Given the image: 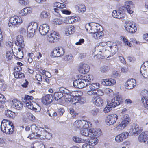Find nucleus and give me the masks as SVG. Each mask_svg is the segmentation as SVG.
<instances>
[{
	"mask_svg": "<svg viewBox=\"0 0 148 148\" xmlns=\"http://www.w3.org/2000/svg\"><path fill=\"white\" fill-rule=\"evenodd\" d=\"M124 27L127 32L131 33H135L137 29L136 25L134 22L129 20L126 21Z\"/></svg>",
	"mask_w": 148,
	"mask_h": 148,
	"instance_id": "nucleus-10",
	"label": "nucleus"
},
{
	"mask_svg": "<svg viewBox=\"0 0 148 148\" xmlns=\"http://www.w3.org/2000/svg\"><path fill=\"white\" fill-rule=\"evenodd\" d=\"M54 10L55 12V14L58 17H60L61 16V13L67 15L70 14L71 13L70 11L65 9H60L58 8H54Z\"/></svg>",
	"mask_w": 148,
	"mask_h": 148,
	"instance_id": "nucleus-24",
	"label": "nucleus"
},
{
	"mask_svg": "<svg viewBox=\"0 0 148 148\" xmlns=\"http://www.w3.org/2000/svg\"><path fill=\"white\" fill-rule=\"evenodd\" d=\"M136 84V81L134 79H128L126 82L125 86L128 89H132Z\"/></svg>",
	"mask_w": 148,
	"mask_h": 148,
	"instance_id": "nucleus-27",
	"label": "nucleus"
},
{
	"mask_svg": "<svg viewBox=\"0 0 148 148\" xmlns=\"http://www.w3.org/2000/svg\"><path fill=\"white\" fill-rule=\"evenodd\" d=\"M130 119L129 116L126 114L123 116L121 121L128 125L130 123Z\"/></svg>",
	"mask_w": 148,
	"mask_h": 148,
	"instance_id": "nucleus-44",
	"label": "nucleus"
},
{
	"mask_svg": "<svg viewBox=\"0 0 148 148\" xmlns=\"http://www.w3.org/2000/svg\"><path fill=\"white\" fill-rule=\"evenodd\" d=\"M114 107L110 103L108 102L107 104L103 110L104 113H108L112 110V108Z\"/></svg>",
	"mask_w": 148,
	"mask_h": 148,
	"instance_id": "nucleus-41",
	"label": "nucleus"
},
{
	"mask_svg": "<svg viewBox=\"0 0 148 148\" xmlns=\"http://www.w3.org/2000/svg\"><path fill=\"white\" fill-rule=\"evenodd\" d=\"M112 75L113 77L115 78L119 76V74L117 71H115L112 73Z\"/></svg>",
	"mask_w": 148,
	"mask_h": 148,
	"instance_id": "nucleus-64",
	"label": "nucleus"
},
{
	"mask_svg": "<svg viewBox=\"0 0 148 148\" xmlns=\"http://www.w3.org/2000/svg\"><path fill=\"white\" fill-rule=\"evenodd\" d=\"M73 139L74 142L77 143H83L84 142V140L81 138L76 136H74Z\"/></svg>",
	"mask_w": 148,
	"mask_h": 148,
	"instance_id": "nucleus-49",
	"label": "nucleus"
},
{
	"mask_svg": "<svg viewBox=\"0 0 148 148\" xmlns=\"http://www.w3.org/2000/svg\"><path fill=\"white\" fill-rule=\"evenodd\" d=\"M93 136L90 137L91 138L88 142L92 147H93L98 143V140L97 138H94Z\"/></svg>",
	"mask_w": 148,
	"mask_h": 148,
	"instance_id": "nucleus-43",
	"label": "nucleus"
},
{
	"mask_svg": "<svg viewBox=\"0 0 148 148\" xmlns=\"http://www.w3.org/2000/svg\"><path fill=\"white\" fill-rule=\"evenodd\" d=\"M60 38L58 33L56 32H52L48 36L47 39L48 41L51 43L57 42Z\"/></svg>",
	"mask_w": 148,
	"mask_h": 148,
	"instance_id": "nucleus-15",
	"label": "nucleus"
},
{
	"mask_svg": "<svg viewBox=\"0 0 148 148\" xmlns=\"http://www.w3.org/2000/svg\"><path fill=\"white\" fill-rule=\"evenodd\" d=\"M27 27L26 28L22 27L21 28L20 30V32L21 34H25L26 33V30Z\"/></svg>",
	"mask_w": 148,
	"mask_h": 148,
	"instance_id": "nucleus-62",
	"label": "nucleus"
},
{
	"mask_svg": "<svg viewBox=\"0 0 148 148\" xmlns=\"http://www.w3.org/2000/svg\"><path fill=\"white\" fill-rule=\"evenodd\" d=\"M116 82L115 80L112 79H102L101 81V84L104 85L110 86L114 85Z\"/></svg>",
	"mask_w": 148,
	"mask_h": 148,
	"instance_id": "nucleus-30",
	"label": "nucleus"
},
{
	"mask_svg": "<svg viewBox=\"0 0 148 148\" xmlns=\"http://www.w3.org/2000/svg\"><path fill=\"white\" fill-rule=\"evenodd\" d=\"M86 123L84 121L79 120L75 121L73 125L75 128H79L83 126L84 127L85 125H86Z\"/></svg>",
	"mask_w": 148,
	"mask_h": 148,
	"instance_id": "nucleus-34",
	"label": "nucleus"
},
{
	"mask_svg": "<svg viewBox=\"0 0 148 148\" xmlns=\"http://www.w3.org/2000/svg\"><path fill=\"white\" fill-rule=\"evenodd\" d=\"M121 71L124 73H127L128 71V68L125 67H122L121 68Z\"/></svg>",
	"mask_w": 148,
	"mask_h": 148,
	"instance_id": "nucleus-63",
	"label": "nucleus"
},
{
	"mask_svg": "<svg viewBox=\"0 0 148 148\" xmlns=\"http://www.w3.org/2000/svg\"><path fill=\"white\" fill-rule=\"evenodd\" d=\"M44 135L45 138L47 139H50L52 137V134L48 132L46 130L44 131Z\"/></svg>",
	"mask_w": 148,
	"mask_h": 148,
	"instance_id": "nucleus-53",
	"label": "nucleus"
},
{
	"mask_svg": "<svg viewBox=\"0 0 148 148\" xmlns=\"http://www.w3.org/2000/svg\"><path fill=\"white\" fill-rule=\"evenodd\" d=\"M107 46L106 48L107 50L109 49L110 51V53L108 54L109 57L112 55H114L117 51V45L116 43L111 44L110 42V45Z\"/></svg>",
	"mask_w": 148,
	"mask_h": 148,
	"instance_id": "nucleus-19",
	"label": "nucleus"
},
{
	"mask_svg": "<svg viewBox=\"0 0 148 148\" xmlns=\"http://www.w3.org/2000/svg\"><path fill=\"white\" fill-rule=\"evenodd\" d=\"M88 66L86 64L81 63L78 67V70L82 73L85 74L87 73L89 71Z\"/></svg>",
	"mask_w": 148,
	"mask_h": 148,
	"instance_id": "nucleus-22",
	"label": "nucleus"
},
{
	"mask_svg": "<svg viewBox=\"0 0 148 148\" xmlns=\"http://www.w3.org/2000/svg\"><path fill=\"white\" fill-rule=\"evenodd\" d=\"M122 101V99L120 96L117 95L111 101V104L114 107L120 105Z\"/></svg>",
	"mask_w": 148,
	"mask_h": 148,
	"instance_id": "nucleus-25",
	"label": "nucleus"
},
{
	"mask_svg": "<svg viewBox=\"0 0 148 148\" xmlns=\"http://www.w3.org/2000/svg\"><path fill=\"white\" fill-rule=\"evenodd\" d=\"M59 91L54 93V97L55 100H58L64 96L66 101H71L70 98L72 93L70 91L66 88L62 87L60 88Z\"/></svg>",
	"mask_w": 148,
	"mask_h": 148,
	"instance_id": "nucleus-2",
	"label": "nucleus"
},
{
	"mask_svg": "<svg viewBox=\"0 0 148 148\" xmlns=\"http://www.w3.org/2000/svg\"><path fill=\"white\" fill-rule=\"evenodd\" d=\"M62 20L60 18H56L53 21V23L57 25H61L62 24Z\"/></svg>",
	"mask_w": 148,
	"mask_h": 148,
	"instance_id": "nucleus-45",
	"label": "nucleus"
},
{
	"mask_svg": "<svg viewBox=\"0 0 148 148\" xmlns=\"http://www.w3.org/2000/svg\"><path fill=\"white\" fill-rule=\"evenodd\" d=\"M100 84L98 83H93L90 84L89 86L90 90H96L100 87Z\"/></svg>",
	"mask_w": 148,
	"mask_h": 148,
	"instance_id": "nucleus-40",
	"label": "nucleus"
},
{
	"mask_svg": "<svg viewBox=\"0 0 148 148\" xmlns=\"http://www.w3.org/2000/svg\"><path fill=\"white\" fill-rule=\"evenodd\" d=\"M5 115L7 117L12 118L15 116V113L9 110H7L5 112Z\"/></svg>",
	"mask_w": 148,
	"mask_h": 148,
	"instance_id": "nucleus-42",
	"label": "nucleus"
},
{
	"mask_svg": "<svg viewBox=\"0 0 148 148\" xmlns=\"http://www.w3.org/2000/svg\"><path fill=\"white\" fill-rule=\"evenodd\" d=\"M33 97L32 96L27 95L25 96L23 101V104L24 106L27 107L28 108L36 111L37 108L34 107V105L32 103V102H33Z\"/></svg>",
	"mask_w": 148,
	"mask_h": 148,
	"instance_id": "nucleus-9",
	"label": "nucleus"
},
{
	"mask_svg": "<svg viewBox=\"0 0 148 148\" xmlns=\"http://www.w3.org/2000/svg\"><path fill=\"white\" fill-rule=\"evenodd\" d=\"M88 80H86L84 77L82 75L80 78L74 80L73 84L74 87L79 89L82 88L87 86L89 84Z\"/></svg>",
	"mask_w": 148,
	"mask_h": 148,
	"instance_id": "nucleus-6",
	"label": "nucleus"
},
{
	"mask_svg": "<svg viewBox=\"0 0 148 148\" xmlns=\"http://www.w3.org/2000/svg\"><path fill=\"white\" fill-rule=\"evenodd\" d=\"M130 130L132 134H138L142 131V129L139 127L138 125L134 123L132 125Z\"/></svg>",
	"mask_w": 148,
	"mask_h": 148,
	"instance_id": "nucleus-28",
	"label": "nucleus"
},
{
	"mask_svg": "<svg viewBox=\"0 0 148 148\" xmlns=\"http://www.w3.org/2000/svg\"><path fill=\"white\" fill-rule=\"evenodd\" d=\"M82 147V148H94V147L91 146L88 142L83 144Z\"/></svg>",
	"mask_w": 148,
	"mask_h": 148,
	"instance_id": "nucleus-58",
	"label": "nucleus"
},
{
	"mask_svg": "<svg viewBox=\"0 0 148 148\" xmlns=\"http://www.w3.org/2000/svg\"><path fill=\"white\" fill-rule=\"evenodd\" d=\"M65 53L64 49L61 47H55L51 52V55L53 57H59L63 55Z\"/></svg>",
	"mask_w": 148,
	"mask_h": 148,
	"instance_id": "nucleus-12",
	"label": "nucleus"
},
{
	"mask_svg": "<svg viewBox=\"0 0 148 148\" xmlns=\"http://www.w3.org/2000/svg\"><path fill=\"white\" fill-rule=\"evenodd\" d=\"M73 58V56L71 54H69L65 56L64 58V60L66 61H70Z\"/></svg>",
	"mask_w": 148,
	"mask_h": 148,
	"instance_id": "nucleus-55",
	"label": "nucleus"
},
{
	"mask_svg": "<svg viewBox=\"0 0 148 148\" xmlns=\"http://www.w3.org/2000/svg\"><path fill=\"white\" fill-rule=\"evenodd\" d=\"M23 20L20 17L17 16H14L11 17L9 23V26H11L10 24L13 26L17 27L20 25L23 22Z\"/></svg>",
	"mask_w": 148,
	"mask_h": 148,
	"instance_id": "nucleus-11",
	"label": "nucleus"
},
{
	"mask_svg": "<svg viewBox=\"0 0 148 148\" xmlns=\"http://www.w3.org/2000/svg\"><path fill=\"white\" fill-rule=\"evenodd\" d=\"M72 93L71 94V101H69V102H71V101L73 102V104H74V103L75 102H76L77 101V99L78 98H79L78 97H77L75 96L74 95H73V93L75 92H71ZM67 102H68V101H66Z\"/></svg>",
	"mask_w": 148,
	"mask_h": 148,
	"instance_id": "nucleus-48",
	"label": "nucleus"
},
{
	"mask_svg": "<svg viewBox=\"0 0 148 148\" xmlns=\"http://www.w3.org/2000/svg\"><path fill=\"white\" fill-rule=\"evenodd\" d=\"M74 17L73 16L69 17L67 18V20L68 21L67 22L68 23L71 24L73 23L74 22Z\"/></svg>",
	"mask_w": 148,
	"mask_h": 148,
	"instance_id": "nucleus-57",
	"label": "nucleus"
},
{
	"mask_svg": "<svg viewBox=\"0 0 148 148\" xmlns=\"http://www.w3.org/2000/svg\"><path fill=\"white\" fill-rule=\"evenodd\" d=\"M15 44L17 46L20 47L21 48H24L25 44L23 38L22 36L19 35L17 36Z\"/></svg>",
	"mask_w": 148,
	"mask_h": 148,
	"instance_id": "nucleus-26",
	"label": "nucleus"
},
{
	"mask_svg": "<svg viewBox=\"0 0 148 148\" xmlns=\"http://www.w3.org/2000/svg\"><path fill=\"white\" fill-rule=\"evenodd\" d=\"M110 42H100L99 45L95 48V49L99 51L100 55L101 54V53H103V56H106L107 58L109 57L108 55L110 53V51L109 49L107 50L106 47L110 45Z\"/></svg>",
	"mask_w": 148,
	"mask_h": 148,
	"instance_id": "nucleus-5",
	"label": "nucleus"
},
{
	"mask_svg": "<svg viewBox=\"0 0 148 148\" xmlns=\"http://www.w3.org/2000/svg\"><path fill=\"white\" fill-rule=\"evenodd\" d=\"M118 119V116L115 114L108 115L106 119V122L108 125H110L115 123Z\"/></svg>",
	"mask_w": 148,
	"mask_h": 148,
	"instance_id": "nucleus-14",
	"label": "nucleus"
},
{
	"mask_svg": "<svg viewBox=\"0 0 148 148\" xmlns=\"http://www.w3.org/2000/svg\"><path fill=\"white\" fill-rule=\"evenodd\" d=\"M129 134V133L128 132H123L115 137V140L118 143L122 142L128 138Z\"/></svg>",
	"mask_w": 148,
	"mask_h": 148,
	"instance_id": "nucleus-17",
	"label": "nucleus"
},
{
	"mask_svg": "<svg viewBox=\"0 0 148 148\" xmlns=\"http://www.w3.org/2000/svg\"><path fill=\"white\" fill-rule=\"evenodd\" d=\"M53 99V96L51 94H47L42 98V102L45 105L50 104Z\"/></svg>",
	"mask_w": 148,
	"mask_h": 148,
	"instance_id": "nucleus-20",
	"label": "nucleus"
},
{
	"mask_svg": "<svg viewBox=\"0 0 148 148\" xmlns=\"http://www.w3.org/2000/svg\"><path fill=\"white\" fill-rule=\"evenodd\" d=\"M6 56L8 59L11 60L12 58L13 55L11 51H8L6 52Z\"/></svg>",
	"mask_w": 148,
	"mask_h": 148,
	"instance_id": "nucleus-54",
	"label": "nucleus"
},
{
	"mask_svg": "<svg viewBox=\"0 0 148 148\" xmlns=\"http://www.w3.org/2000/svg\"><path fill=\"white\" fill-rule=\"evenodd\" d=\"M74 8L76 12L80 14H83L86 10L85 6L82 4H78L76 5Z\"/></svg>",
	"mask_w": 148,
	"mask_h": 148,
	"instance_id": "nucleus-29",
	"label": "nucleus"
},
{
	"mask_svg": "<svg viewBox=\"0 0 148 148\" xmlns=\"http://www.w3.org/2000/svg\"><path fill=\"white\" fill-rule=\"evenodd\" d=\"M81 134L84 136L92 137L93 136H99L102 133L101 130L93 128L88 130L86 128H83L80 131Z\"/></svg>",
	"mask_w": 148,
	"mask_h": 148,
	"instance_id": "nucleus-4",
	"label": "nucleus"
},
{
	"mask_svg": "<svg viewBox=\"0 0 148 148\" xmlns=\"http://www.w3.org/2000/svg\"><path fill=\"white\" fill-rule=\"evenodd\" d=\"M75 30V28L73 26L68 27L65 29V34L66 35L69 36L73 33Z\"/></svg>",
	"mask_w": 148,
	"mask_h": 148,
	"instance_id": "nucleus-39",
	"label": "nucleus"
},
{
	"mask_svg": "<svg viewBox=\"0 0 148 148\" xmlns=\"http://www.w3.org/2000/svg\"><path fill=\"white\" fill-rule=\"evenodd\" d=\"M49 30V27L48 25L46 24H42L40 26L39 29L40 33L42 35H45L46 34Z\"/></svg>",
	"mask_w": 148,
	"mask_h": 148,
	"instance_id": "nucleus-23",
	"label": "nucleus"
},
{
	"mask_svg": "<svg viewBox=\"0 0 148 148\" xmlns=\"http://www.w3.org/2000/svg\"><path fill=\"white\" fill-rule=\"evenodd\" d=\"M49 13L46 11L42 12L40 14V17L42 18H46L48 17Z\"/></svg>",
	"mask_w": 148,
	"mask_h": 148,
	"instance_id": "nucleus-51",
	"label": "nucleus"
},
{
	"mask_svg": "<svg viewBox=\"0 0 148 148\" xmlns=\"http://www.w3.org/2000/svg\"><path fill=\"white\" fill-rule=\"evenodd\" d=\"M6 88V86L5 84L2 83V82L0 84V88L1 91H5Z\"/></svg>",
	"mask_w": 148,
	"mask_h": 148,
	"instance_id": "nucleus-60",
	"label": "nucleus"
},
{
	"mask_svg": "<svg viewBox=\"0 0 148 148\" xmlns=\"http://www.w3.org/2000/svg\"><path fill=\"white\" fill-rule=\"evenodd\" d=\"M35 32L30 31L28 30L27 32V37L29 38H30L32 37L34 35V33Z\"/></svg>",
	"mask_w": 148,
	"mask_h": 148,
	"instance_id": "nucleus-56",
	"label": "nucleus"
},
{
	"mask_svg": "<svg viewBox=\"0 0 148 148\" xmlns=\"http://www.w3.org/2000/svg\"><path fill=\"white\" fill-rule=\"evenodd\" d=\"M99 111V109L97 108H95L91 111V113L93 115H97Z\"/></svg>",
	"mask_w": 148,
	"mask_h": 148,
	"instance_id": "nucleus-59",
	"label": "nucleus"
},
{
	"mask_svg": "<svg viewBox=\"0 0 148 148\" xmlns=\"http://www.w3.org/2000/svg\"><path fill=\"white\" fill-rule=\"evenodd\" d=\"M16 101L15 99L12 100V102L13 103L12 105V107L14 108L19 110L21 109L23 107V104L20 102Z\"/></svg>",
	"mask_w": 148,
	"mask_h": 148,
	"instance_id": "nucleus-36",
	"label": "nucleus"
},
{
	"mask_svg": "<svg viewBox=\"0 0 148 148\" xmlns=\"http://www.w3.org/2000/svg\"><path fill=\"white\" fill-rule=\"evenodd\" d=\"M86 102V101L85 99L81 98L80 99L78 98L77 101L74 102V103H79L81 104H83L85 103Z\"/></svg>",
	"mask_w": 148,
	"mask_h": 148,
	"instance_id": "nucleus-52",
	"label": "nucleus"
},
{
	"mask_svg": "<svg viewBox=\"0 0 148 148\" xmlns=\"http://www.w3.org/2000/svg\"><path fill=\"white\" fill-rule=\"evenodd\" d=\"M14 127L12 123L7 119H3L1 122V129L3 133L8 134L13 133L14 131Z\"/></svg>",
	"mask_w": 148,
	"mask_h": 148,
	"instance_id": "nucleus-3",
	"label": "nucleus"
},
{
	"mask_svg": "<svg viewBox=\"0 0 148 148\" xmlns=\"http://www.w3.org/2000/svg\"><path fill=\"white\" fill-rule=\"evenodd\" d=\"M92 34L93 37L96 39H101L103 37V33L102 31L94 32Z\"/></svg>",
	"mask_w": 148,
	"mask_h": 148,
	"instance_id": "nucleus-38",
	"label": "nucleus"
},
{
	"mask_svg": "<svg viewBox=\"0 0 148 148\" xmlns=\"http://www.w3.org/2000/svg\"><path fill=\"white\" fill-rule=\"evenodd\" d=\"M70 113L72 115H73L72 116L73 117H75L77 113L75 112L73 108H70L69 109Z\"/></svg>",
	"mask_w": 148,
	"mask_h": 148,
	"instance_id": "nucleus-61",
	"label": "nucleus"
},
{
	"mask_svg": "<svg viewBox=\"0 0 148 148\" xmlns=\"http://www.w3.org/2000/svg\"><path fill=\"white\" fill-rule=\"evenodd\" d=\"M101 26L99 24L95 23H89L86 24L85 29L87 31L89 32L90 34L95 32H99Z\"/></svg>",
	"mask_w": 148,
	"mask_h": 148,
	"instance_id": "nucleus-7",
	"label": "nucleus"
},
{
	"mask_svg": "<svg viewBox=\"0 0 148 148\" xmlns=\"http://www.w3.org/2000/svg\"><path fill=\"white\" fill-rule=\"evenodd\" d=\"M121 39H122V41H123L124 43H125V44L127 45L128 46L131 47L132 45L128 41V40L126 38L123 36H122L121 37Z\"/></svg>",
	"mask_w": 148,
	"mask_h": 148,
	"instance_id": "nucleus-50",
	"label": "nucleus"
},
{
	"mask_svg": "<svg viewBox=\"0 0 148 148\" xmlns=\"http://www.w3.org/2000/svg\"><path fill=\"white\" fill-rule=\"evenodd\" d=\"M140 71L145 78H148V61L145 62L142 64L140 69Z\"/></svg>",
	"mask_w": 148,
	"mask_h": 148,
	"instance_id": "nucleus-13",
	"label": "nucleus"
},
{
	"mask_svg": "<svg viewBox=\"0 0 148 148\" xmlns=\"http://www.w3.org/2000/svg\"><path fill=\"white\" fill-rule=\"evenodd\" d=\"M134 6V3L131 1H127L125 2L124 6L120 8L117 10H114L112 13L114 18L120 19L124 18L125 16V12L127 11L130 14L133 12V9Z\"/></svg>",
	"mask_w": 148,
	"mask_h": 148,
	"instance_id": "nucleus-1",
	"label": "nucleus"
},
{
	"mask_svg": "<svg viewBox=\"0 0 148 148\" xmlns=\"http://www.w3.org/2000/svg\"><path fill=\"white\" fill-rule=\"evenodd\" d=\"M38 29V24L37 23L32 22L30 23L27 27L28 30L35 32Z\"/></svg>",
	"mask_w": 148,
	"mask_h": 148,
	"instance_id": "nucleus-33",
	"label": "nucleus"
},
{
	"mask_svg": "<svg viewBox=\"0 0 148 148\" xmlns=\"http://www.w3.org/2000/svg\"><path fill=\"white\" fill-rule=\"evenodd\" d=\"M32 134H29L27 136V138L30 139L32 138H37L40 137V135L39 132V130L41 128L40 126L36 125L33 124L30 126Z\"/></svg>",
	"mask_w": 148,
	"mask_h": 148,
	"instance_id": "nucleus-8",
	"label": "nucleus"
},
{
	"mask_svg": "<svg viewBox=\"0 0 148 148\" xmlns=\"http://www.w3.org/2000/svg\"><path fill=\"white\" fill-rule=\"evenodd\" d=\"M109 69V67L108 66L106 65H104L101 67L100 69V71L103 73H105L108 71Z\"/></svg>",
	"mask_w": 148,
	"mask_h": 148,
	"instance_id": "nucleus-47",
	"label": "nucleus"
},
{
	"mask_svg": "<svg viewBox=\"0 0 148 148\" xmlns=\"http://www.w3.org/2000/svg\"><path fill=\"white\" fill-rule=\"evenodd\" d=\"M141 93L143 96L141 100L144 106L148 109V91L145 90L142 92Z\"/></svg>",
	"mask_w": 148,
	"mask_h": 148,
	"instance_id": "nucleus-16",
	"label": "nucleus"
},
{
	"mask_svg": "<svg viewBox=\"0 0 148 148\" xmlns=\"http://www.w3.org/2000/svg\"><path fill=\"white\" fill-rule=\"evenodd\" d=\"M127 125L121 121V122L119 123L114 128V130L116 132L121 131L124 129Z\"/></svg>",
	"mask_w": 148,
	"mask_h": 148,
	"instance_id": "nucleus-35",
	"label": "nucleus"
},
{
	"mask_svg": "<svg viewBox=\"0 0 148 148\" xmlns=\"http://www.w3.org/2000/svg\"><path fill=\"white\" fill-rule=\"evenodd\" d=\"M92 100L93 103L97 106H101L103 105V99L98 97H94Z\"/></svg>",
	"mask_w": 148,
	"mask_h": 148,
	"instance_id": "nucleus-31",
	"label": "nucleus"
},
{
	"mask_svg": "<svg viewBox=\"0 0 148 148\" xmlns=\"http://www.w3.org/2000/svg\"><path fill=\"white\" fill-rule=\"evenodd\" d=\"M12 52L14 56L16 58L18 59H22L23 56V51L20 47H14L12 49Z\"/></svg>",
	"mask_w": 148,
	"mask_h": 148,
	"instance_id": "nucleus-18",
	"label": "nucleus"
},
{
	"mask_svg": "<svg viewBox=\"0 0 148 148\" xmlns=\"http://www.w3.org/2000/svg\"><path fill=\"white\" fill-rule=\"evenodd\" d=\"M147 135V132H142L139 135L138 137V140L141 142H145L146 136Z\"/></svg>",
	"mask_w": 148,
	"mask_h": 148,
	"instance_id": "nucleus-37",
	"label": "nucleus"
},
{
	"mask_svg": "<svg viewBox=\"0 0 148 148\" xmlns=\"http://www.w3.org/2000/svg\"><path fill=\"white\" fill-rule=\"evenodd\" d=\"M21 69V67L19 66L14 69V77L16 78H22L25 77L24 74L20 72Z\"/></svg>",
	"mask_w": 148,
	"mask_h": 148,
	"instance_id": "nucleus-21",
	"label": "nucleus"
},
{
	"mask_svg": "<svg viewBox=\"0 0 148 148\" xmlns=\"http://www.w3.org/2000/svg\"><path fill=\"white\" fill-rule=\"evenodd\" d=\"M32 9L30 8L26 7L21 10L19 12L20 16H26L32 12Z\"/></svg>",
	"mask_w": 148,
	"mask_h": 148,
	"instance_id": "nucleus-32",
	"label": "nucleus"
},
{
	"mask_svg": "<svg viewBox=\"0 0 148 148\" xmlns=\"http://www.w3.org/2000/svg\"><path fill=\"white\" fill-rule=\"evenodd\" d=\"M84 77L85 79L86 80H88V83L89 84H90V82L91 80H93L94 78L93 76L92 75H82Z\"/></svg>",
	"mask_w": 148,
	"mask_h": 148,
	"instance_id": "nucleus-46",
	"label": "nucleus"
}]
</instances>
